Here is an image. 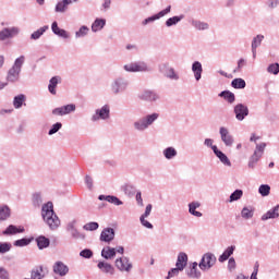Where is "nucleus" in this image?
Listing matches in <instances>:
<instances>
[{
	"instance_id": "nucleus-1",
	"label": "nucleus",
	"mask_w": 279,
	"mask_h": 279,
	"mask_svg": "<svg viewBox=\"0 0 279 279\" xmlns=\"http://www.w3.org/2000/svg\"><path fill=\"white\" fill-rule=\"evenodd\" d=\"M41 217L50 230H58L60 226V218L53 211V203L48 202L41 207Z\"/></svg>"
},
{
	"instance_id": "nucleus-2",
	"label": "nucleus",
	"mask_w": 279,
	"mask_h": 279,
	"mask_svg": "<svg viewBox=\"0 0 279 279\" xmlns=\"http://www.w3.org/2000/svg\"><path fill=\"white\" fill-rule=\"evenodd\" d=\"M23 64H25V56L15 59L12 68L8 71L7 82L14 84L21 80V69H23Z\"/></svg>"
},
{
	"instance_id": "nucleus-3",
	"label": "nucleus",
	"mask_w": 279,
	"mask_h": 279,
	"mask_svg": "<svg viewBox=\"0 0 279 279\" xmlns=\"http://www.w3.org/2000/svg\"><path fill=\"white\" fill-rule=\"evenodd\" d=\"M158 119V113L148 114L136 122H134V128L138 132H145L149 125L154 123Z\"/></svg>"
},
{
	"instance_id": "nucleus-4",
	"label": "nucleus",
	"mask_w": 279,
	"mask_h": 279,
	"mask_svg": "<svg viewBox=\"0 0 279 279\" xmlns=\"http://www.w3.org/2000/svg\"><path fill=\"white\" fill-rule=\"evenodd\" d=\"M217 263V257L213 253H206L203 255L198 267L202 271H210Z\"/></svg>"
},
{
	"instance_id": "nucleus-5",
	"label": "nucleus",
	"mask_w": 279,
	"mask_h": 279,
	"mask_svg": "<svg viewBox=\"0 0 279 279\" xmlns=\"http://www.w3.org/2000/svg\"><path fill=\"white\" fill-rule=\"evenodd\" d=\"M124 71L128 73H147V71H151V69L147 66V63L138 61L125 64Z\"/></svg>"
},
{
	"instance_id": "nucleus-6",
	"label": "nucleus",
	"mask_w": 279,
	"mask_h": 279,
	"mask_svg": "<svg viewBox=\"0 0 279 279\" xmlns=\"http://www.w3.org/2000/svg\"><path fill=\"white\" fill-rule=\"evenodd\" d=\"M220 141L227 147H232L234 145V136L230 133V130L226 126L219 128Z\"/></svg>"
},
{
	"instance_id": "nucleus-7",
	"label": "nucleus",
	"mask_w": 279,
	"mask_h": 279,
	"mask_svg": "<svg viewBox=\"0 0 279 279\" xmlns=\"http://www.w3.org/2000/svg\"><path fill=\"white\" fill-rule=\"evenodd\" d=\"M265 147H267L266 143H260L256 145V148L254 150V154L252 155L248 167L254 168V165L263 158V154H265Z\"/></svg>"
},
{
	"instance_id": "nucleus-8",
	"label": "nucleus",
	"mask_w": 279,
	"mask_h": 279,
	"mask_svg": "<svg viewBox=\"0 0 279 279\" xmlns=\"http://www.w3.org/2000/svg\"><path fill=\"white\" fill-rule=\"evenodd\" d=\"M114 266L117 269H119V271H126L128 274L129 271H132V264L130 263V258L125 256L117 258Z\"/></svg>"
},
{
	"instance_id": "nucleus-9",
	"label": "nucleus",
	"mask_w": 279,
	"mask_h": 279,
	"mask_svg": "<svg viewBox=\"0 0 279 279\" xmlns=\"http://www.w3.org/2000/svg\"><path fill=\"white\" fill-rule=\"evenodd\" d=\"M106 121V119H110V107L105 105L101 109L96 110L95 114L92 117V121Z\"/></svg>"
},
{
	"instance_id": "nucleus-10",
	"label": "nucleus",
	"mask_w": 279,
	"mask_h": 279,
	"mask_svg": "<svg viewBox=\"0 0 279 279\" xmlns=\"http://www.w3.org/2000/svg\"><path fill=\"white\" fill-rule=\"evenodd\" d=\"M111 90L114 95H119V93L128 90V82L123 78H117L111 85Z\"/></svg>"
},
{
	"instance_id": "nucleus-11",
	"label": "nucleus",
	"mask_w": 279,
	"mask_h": 279,
	"mask_svg": "<svg viewBox=\"0 0 279 279\" xmlns=\"http://www.w3.org/2000/svg\"><path fill=\"white\" fill-rule=\"evenodd\" d=\"M75 105L70 104L63 107H59L52 110V114L56 117H64L65 114H71V112H75Z\"/></svg>"
},
{
	"instance_id": "nucleus-12",
	"label": "nucleus",
	"mask_w": 279,
	"mask_h": 279,
	"mask_svg": "<svg viewBox=\"0 0 279 279\" xmlns=\"http://www.w3.org/2000/svg\"><path fill=\"white\" fill-rule=\"evenodd\" d=\"M159 70L161 73H163L166 77H169V80H180V76L178 75V73H175V70L169 66V64L167 63L160 65Z\"/></svg>"
},
{
	"instance_id": "nucleus-13",
	"label": "nucleus",
	"mask_w": 279,
	"mask_h": 279,
	"mask_svg": "<svg viewBox=\"0 0 279 279\" xmlns=\"http://www.w3.org/2000/svg\"><path fill=\"white\" fill-rule=\"evenodd\" d=\"M234 114L238 121H243V119L250 114V109H247V106L239 104L234 107Z\"/></svg>"
},
{
	"instance_id": "nucleus-14",
	"label": "nucleus",
	"mask_w": 279,
	"mask_h": 279,
	"mask_svg": "<svg viewBox=\"0 0 279 279\" xmlns=\"http://www.w3.org/2000/svg\"><path fill=\"white\" fill-rule=\"evenodd\" d=\"M213 151L220 162L225 165V167H232L230 158H228V156L223 154V151H221L217 146H213Z\"/></svg>"
},
{
	"instance_id": "nucleus-15",
	"label": "nucleus",
	"mask_w": 279,
	"mask_h": 279,
	"mask_svg": "<svg viewBox=\"0 0 279 279\" xmlns=\"http://www.w3.org/2000/svg\"><path fill=\"white\" fill-rule=\"evenodd\" d=\"M137 97L142 101H158V99H160L158 94H156V92H151V90L142 92L141 94H138Z\"/></svg>"
},
{
	"instance_id": "nucleus-16",
	"label": "nucleus",
	"mask_w": 279,
	"mask_h": 279,
	"mask_svg": "<svg viewBox=\"0 0 279 279\" xmlns=\"http://www.w3.org/2000/svg\"><path fill=\"white\" fill-rule=\"evenodd\" d=\"M53 272L57 274V276L64 277L66 274H69V266H66L62 262H56L52 266Z\"/></svg>"
},
{
	"instance_id": "nucleus-17",
	"label": "nucleus",
	"mask_w": 279,
	"mask_h": 279,
	"mask_svg": "<svg viewBox=\"0 0 279 279\" xmlns=\"http://www.w3.org/2000/svg\"><path fill=\"white\" fill-rule=\"evenodd\" d=\"M100 241L104 243H110L114 241V229L106 228L100 233Z\"/></svg>"
},
{
	"instance_id": "nucleus-18",
	"label": "nucleus",
	"mask_w": 279,
	"mask_h": 279,
	"mask_svg": "<svg viewBox=\"0 0 279 279\" xmlns=\"http://www.w3.org/2000/svg\"><path fill=\"white\" fill-rule=\"evenodd\" d=\"M98 269L102 271V274H109V276H114V266L107 262H99L97 265Z\"/></svg>"
},
{
	"instance_id": "nucleus-19",
	"label": "nucleus",
	"mask_w": 279,
	"mask_h": 279,
	"mask_svg": "<svg viewBox=\"0 0 279 279\" xmlns=\"http://www.w3.org/2000/svg\"><path fill=\"white\" fill-rule=\"evenodd\" d=\"M102 258H106V260H112L114 256H117V248L105 246L101 251Z\"/></svg>"
},
{
	"instance_id": "nucleus-20",
	"label": "nucleus",
	"mask_w": 279,
	"mask_h": 279,
	"mask_svg": "<svg viewBox=\"0 0 279 279\" xmlns=\"http://www.w3.org/2000/svg\"><path fill=\"white\" fill-rule=\"evenodd\" d=\"M279 218V205L275 208L268 210L262 216V221H267L268 219H278Z\"/></svg>"
},
{
	"instance_id": "nucleus-21",
	"label": "nucleus",
	"mask_w": 279,
	"mask_h": 279,
	"mask_svg": "<svg viewBox=\"0 0 279 279\" xmlns=\"http://www.w3.org/2000/svg\"><path fill=\"white\" fill-rule=\"evenodd\" d=\"M187 263H189V256L186 255V253H180L178 255L175 267L184 271V267H186Z\"/></svg>"
},
{
	"instance_id": "nucleus-22",
	"label": "nucleus",
	"mask_w": 279,
	"mask_h": 279,
	"mask_svg": "<svg viewBox=\"0 0 279 279\" xmlns=\"http://www.w3.org/2000/svg\"><path fill=\"white\" fill-rule=\"evenodd\" d=\"M265 39L264 35H257L253 38L252 40V53H253V58H256V49H258V47H260L263 40Z\"/></svg>"
},
{
	"instance_id": "nucleus-23",
	"label": "nucleus",
	"mask_w": 279,
	"mask_h": 279,
	"mask_svg": "<svg viewBox=\"0 0 279 279\" xmlns=\"http://www.w3.org/2000/svg\"><path fill=\"white\" fill-rule=\"evenodd\" d=\"M234 250H236V246H228L226 251L219 256V263H226V260H228V258L234 254Z\"/></svg>"
},
{
	"instance_id": "nucleus-24",
	"label": "nucleus",
	"mask_w": 279,
	"mask_h": 279,
	"mask_svg": "<svg viewBox=\"0 0 279 279\" xmlns=\"http://www.w3.org/2000/svg\"><path fill=\"white\" fill-rule=\"evenodd\" d=\"M98 199H100V202H109V204H114V206H122L123 202H121V199H119L117 196H110V195H100L98 197Z\"/></svg>"
},
{
	"instance_id": "nucleus-25",
	"label": "nucleus",
	"mask_w": 279,
	"mask_h": 279,
	"mask_svg": "<svg viewBox=\"0 0 279 279\" xmlns=\"http://www.w3.org/2000/svg\"><path fill=\"white\" fill-rule=\"evenodd\" d=\"M21 232H25V229L23 227H16L14 225H10L2 234L10 235V234H21Z\"/></svg>"
},
{
	"instance_id": "nucleus-26",
	"label": "nucleus",
	"mask_w": 279,
	"mask_h": 279,
	"mask_svg": "<svg viewBox=\"0 0 279 279\" xmlns=\"http://www.w3.org/2000/svg\"><path fill=\"white\" fill-rule=\"evenodd\" d=\"M202 206V203L199 202H192L189 204V213L190 215H193V217H202L203 214L201 211H196L197 208Z\"/></svg>"
},
{
	"instance_id": "nucleus-27",
	"label": "nucleus",
	"mask_w": 279,
	"mask_h": 279,
	"mask_svg": "<svg viewBox=\"0 0 279 279\" xmlns=\"http://www.w3.org/2000/svg\"><path fill=\"white\" fill-rule=\"evenodd\" d=\"M51 29L56 36H60V38H69V33L66 31L58 27V22H53L51 25Z\"/></svg>"
},
{
	"instance_id": "nucleus-28",
	"label": "nucleus",
	"mask_w": 279,
	"mask_h": 279,
	"mask_svg": "<svg viewBox=\"0 0 279 279\" xmlns=\"http://www.w3.org/2000/svg\"><path fill=\"white\" fill-rule=\"evenodd\" d=\"M192 71L194 73L195 80L199 82V80H202V72H203L202 63L199 61L194 62L192 65Z\"/></svg>"
},
{
	"instance_id": "nucleus-29",
	"label": "nucleus",
	"mask_w": 279,
	"mask_h": 279,
	"mask_svg": "<svg viewBox=\"0 0 279 279\" xmlns=\"http://www.w3.org/2000/svg\"><path fill=\"white\" fill-rule=\"evenodd\" d=\"M197 265H199L197 262L192 264L190 271H187L189 278H202V271L197 269Z\"/></svg>"
},
{
	"instance_id": "nucleus-30",
	"label": "nucleus",
	"mask_w": 279,
	"mask_h": 279,
	"mask_svg": "<svg viewBox=\"0 0 279 279\" xmlns=\"http://www.w3.org/2000/svg\"><path fill=\"white\" fill-rule=\"evenodd\" d=\"M162 154L167 160H173V158L178 156V150L174 147H167L163 149Z\"/></svg>"
},
{
	"instance_id": "nucleus-31",
	"label": "nucleus",
	"mask_w": 279,
	"mask_h": 279,
	"mask_svg": "<svg viewBox=\"0 0 279 279\" xmlns=\"http://www.w3.org/2000/svg\"><path fill=\"white\" fill-rule=\"evenodd\" d=\"M36 243H37V247H39V250H45V248L49 247L50 241L45 235H39L36 239Z\"/></svg>"
},
{
	"instance_id": "nucleus-32",
	"label": "nucleus",
	"mask_w": 279,
	"mask_h": 279,
	"mask_svg": "<svg viewBox=\"0 0 279 279\" xmlns=\"http://www.w3.org/2000/svg\"><path fill=\"white\" fill-rule=\"evenodd\" d=\"M106 26V20L97 19L92 25V32H100Z\"/></svg>"
},
{
	"instance_id": "nucleus-33",
	"label": "nucleus",
	"mask_w": 279,
	"mask_h": 279,
	"mask_svg": "<svg viewBox=\"0 0 279 279\" xmlns=\"http://www.w3.org/2000/svg\"><path fill=\"white\" fill-rule=\"evenodd\" d=\"M59 82H60L59 76H54V77L50 78L48 89H49V93H51V95H56V87L58 86Z\"/></svg>"
},
{
	"instance_id": "nucleus-34",
	"label": "nucleus",
	"mask_w": 279,
	"mask_h": 279,
	"mask_svg": "<svg viewBox=\"0 0 279 279\" xmlns=\"http://www.w3.org/2000/svg\"><path fill=\"white\" fill-rule=\"evenodd\" d=\"M73 3L71 0H62L61 2L57 3L56 12H64L69 5Z\"/></svg>"
},
{
	"instance_id": "nucleus-35",
	"label": "nucleus",
	"mask_w": 279,
	"mask_h": 279,
	"mask_svg": "<svg viewBox=\"0 0 279 279\" xmlns=\"http://www.w3.org/2000/svg\"><path fill=\"white\" fill-rule=\"evenodd\" d=\"M47 29H49V26H43L39 29L35 31L31 35L32 40H38V38H40V36H43V34H45V32H47Z\"/></svg>"
},
{
	"instance_id": "nucleus-36",
	"label": "nucleus",
	"mask_w": 279,
	"mask_h": 279,
	"mask_svg": "<svg viewBox=\"0 0 279 279\" xmlns=\"http://www.w3.org/2000/svg\"><path fill=\"white\" fill-rule=\"evenodd\" d=\"M241 217L243 219H252L254 217V209L250 207H244L241 211Z\"/></svg>"
},
{
	"instance_id": "nucleus-37",
	"label": "nucleus",
	"mask_w": 279,
	"mask_h": 279,
	"mask_svg": "<svg viewBox=\"0 0 279 279\" xmlns=\"http://www.w3.org/2000/svg\"><path fill=\"white\" fill-rule=\"evenodd\" d=\"M10 217V207L2 206L0 207V221H5Z\"/></svg>"
},
{
	"instance_id": "nucleus-38",
	"label": "nucleus",
	"mask_w": 279,
	"mask_h": 279,
	"mask_svg": "<svg viewBox=\"0 0 279 279\" xmlns=\"http://www.w3.org/2000/svg\"><path fill=\"white\" fill-rule=\"evenodd\" d=\"M192 25H193V27H195V29H198L199 32H202L204 29H208V27H209L208 23H205L202 21H193Z\"/></svg>"
},
{
	"instance_id": "nucleus-39",
	"label": "nucleus",
	"mask_w": 279,
	"mask_h": 279,
	"mask_svg": "<svg viewBox=\"0 0 279 279\" xmlns=\"http://www.w3.org/2000/svg\"><path fill=\"white\" fill-rule=\"evenodd\" d=\"M24 101H25V95L21 94L19 96H15L14 100H13L14 108H21V106H23Z\"/></svg>"
},
{
	"instance_id": "nucleus-40",
	"label": "nucleus",
	"mask_w": 279,
	"mask_h": 279,
	"mask_svg": "<svg viewBox=\"0 0 279 279\" xmlns=\"http://www.w3.org/2000/svg\"><path fill=\"white\" fill-rule=\"evenodd\" d=\"M243 197V191L242 190H235L229 198V202H239Z\"/></svg>"
},
{
	"instance_id": "nucleus-41",
	"label": "nucleus",
	"mask_w": 279,
	"mask_h": 279,
	"mask_svg": "<svg viewBox=\"0 0 279 279\" xmlns=\"http://www.w3.org/2000/svg\"><path fill=\"white\" fill-rule=\"evenodd\" d=\"M220 97H223L229 104H234V94L232 92H222L220 93Z\"/></svg>"
},
{
	"instance_id": "nucleus-42",
	"label": "nucleus",
	"mask_w": 279,
	"mask_h": 279,
	"mask_svg": "<svg viewBox=\"0 0 279 279\" xmlns=\"http://www.w3.org/2000/svg\"><path fill=\"white\" fill-rule=\"evenodd\" d=\"M7 34H8L9 38H14V36H19V34H21V28L16 27V26L7 28Z\"/></svg>"
},
{
	"instance_id": "nucleus-43",
	"label": "nucleus",
	"mask_w": 279,
	"mask_h": 279,
	"mask_svg": "<svg viewBox=\"0 0 279 279\" xmlns=\"http://www.w3.org/2000/svg\"><path fill=\"white\" fill-rule=\"evenodd\" d=\"M182 21V16H173L166 21L167 27H171L173 25H178Z\"/></svg>"
},
{
	"instance_id": "nucleus-44",
	"label": "nucleus",
	"mask_w": 279,
	"mask_h": 279,
	"mask_svg": "<svg viewBox=\"0 0 279 279\" xmlns=\"http://www.w3.org/2000/svg\"><path fill=\"white\" fill-rule=\"evenodd\" d=\"M231 86L233 88H245V81L243 78H235L232 81Z\"/></svg>"
},
{
	"instance_id": "nucleus-45",
	"label": "nucleus",
	"mask_w": 279,
	"mask_h": 279,
	"mask_svg": "<svg viewBox=\"0 0 279 279\" xmlns=\"http://www.w3.org/2000/svg\"><path fill=\"white\" fill-rule=\"evenodd\" d=\"M98 228H99V223L88 222V223L84 225L83 230L93 232V231L97 230Z\"/></svg>"
},
{
	"instance_id": "nucleus-46",
	"label": "nucleus",
	"mask_w": 279,
	"mask_h": 279,
	"mask_svg": "<svg viewBox=\"0 0 279 279\" xmlns=\"http://www.w3.org/2000/svg\"><path fill=\"white\" fill-rule=\"evenodd\" d=\"M29 243H32V240L21 239V240H16L14 242V245H15V247H25V246L29 245Z\"/></svg>"
},
{
	"instance_id": "nucleus-47",
	"label": "nucleus",
	"mask_w": 279,
	"mask_h": 279,
	"mask_svg": "<svg viewBox=\"0 0 279 279\" xmlns=\"http://www.w3.org/2000/svg\"><path fill=\"white\" fill-rule=\"evenodd\" d=\"M88 34V27L87 26H82L76 33L75 37L76 38H84Z\"/></svg>"
},
{
	"instance_id": "nucleus-48",
	"label": "nucleus",
	"mask_w": 279,
	"mask_h": 279,
	"mask_svg": "<svg viewBox=\"0 0 279 279\" xmlns=\"http://www.w3.org/2000/svg\"><path fill=\"white\" fill-rule=\"evenodd\" d=\"M12 250V244L4 242L0 243V254H5Z\"/></svg>"
},
{
	"instance_id": "nucleus-49",
	"label": "nucleus",
	"mask_w": 279,
	"mask_h": 279,
	"mask_svg": "<svg viewBox=\"0 0 279 279\" xmlns=\"http://www.w3.org/2000/svg\"><path fill=\"white\" fill-rule=\"evenodd\" d=\"M62 130V123L57 122L56 124L52 125L50 131L48 132L49 136H52V134H56L57 132H60Z\"/></svg>"
},
{
	"instance_id": "nucleus-50",
	"label": "nucleus",
	"mask_w": 279,
	"mask_h": 279,
	"mask_svg": "<svg viewBox=\"0 0 279 279\" xmlns=\"http://www.w3.org/2000/svg\"><path fill=\"white\" fill-rule=\"evenodd\" d=\"M258 191L263 197H267V195H269V191H271V187H269V185H260Z\"/></svg>"
},
{
	"instance_id": "nucleus-51",
	"label": "nucleus",
	"mask_w": 279,
	"mask_h": 279,
	"mask_svg": "<svg viewBox=\"0 0 279 279\" xmlns=\"http://www.w3.org/2000/svg\"><path fill=\"white\" fill-rule=\"evenodd\" d=\"M180 271H182V269L178 268L177 266L175 268H172L171 270H169L168 276L166 278L167 279L175 278V276H178Z\"/></svg>"
},
{
	"instance_id": "nucleus-52",
	"label": "nucleus",
	"mask_w": 279,
	"mask_h": 279,
	"mask_svg": "<svg viewBox=\"0 0 279 279\" xmlns=\"http://www.w3.org/2000/svg\"><path fill=\"white\" fill-rule=\"evenodd\" d=\"M268 73H272L274 75H278L279 73V64L274 63L268 66Z\"/></svg>"
},
{
	"instance_id": "nucleus-53",
	"label": "nucleus",
	"mask_w": 279,
	"mask_h": 279,
	"mask_svg": "<svg viewBox=\"0 0 279 279\" xmlns=\"http://www.w3.org/2000/svg\"><path fill=\"white\" fill-rule=\"evenodd\" d=\"M140 221L144 228H147L148 230H151L154 228V225L151 222L147 221L145 217H140Z\"/></svg>"
},
{
	"instance_id": "nucleus-54",
	"label": "nucleus",
	"mask_w": 279,
	"mask_h": 279,
	"mask_svg": "<svg viewBox=\"0 0 279 279\" xmlns=\"http://www.w3.org/2000/svg\"><path fill=\"white\" fill-rule=\"evenodd\" d=\"M83 258H93V251L85 248L80 253Z\"/></svg>"
},
{
	"instance_id": "nucleus-55",
	"label": "nucleus",
	"mask_w": 279,
	"mask_h": 279,
	"mask_svg": "<svg viewBox=\"0 0 279 279\" xmlns=\"http://www.w3.org/2000/svg\"><path fill=\"white\" fill-rule=\"evenodd\" d=\"M169 12H171V5H169L167 9L160 11L159 13H157L155 15H157V20H158V19H162V16H167V14H169Z\"/></svg>"
},
{
	"instance_id": "nucleus-56",
	"label": "nucleus",
	"mask_w": 279,
	"mask_h": 279,
	"mask_svg": "<svg viewBox=\"0 0 279 279\" xmlns=\"http://www.w3.org/2000/svg\"><path fill=\"white\" fill-rule=\"evenodd\" d=\"M0 279H10V274L3 267H0Z\"/></svg>"
},
{
	"instance_id": "nucleus-57",
	"label": "nucleus",
	"mask_w": 279,
	"mask_h": 279,
	"mask_svg": "<svg viewBox=\"0 0 279 279\" xmlns=\"http://www.w3.org/2000/svg\"><path fill=\"white\" fill-rule=\"evenodd\" d=\"M71 236H73V239H82V233H80V231H77V229H71L70 231Z\"/></svg>"
},
{
	"instance_id": "nucleus-58",
	"label": "nucleus",
	"mask_w": 279,
	"mask_h": 279,
	"mask_svg": "<svg viewBox=\"0 0 279 279\" xmlns=\"http://www.w3.org/2000/svg\"><path fill=\"white\" fill-rule=\"evenodd\" d=\"M228 269L230 271H232V269H236V262L234 260V257L229 258Z\"/></svg>"
},
{
	"instance_id": "nucleus-59",
	"label": "nucleus",
	"mask_w": 279,
	"mask_h": 279,
	"mask_svg": "<svg viewBox=\"0 0 279 279\" xmlns=\"http://www.w3.org/2000/svg\"><path fill=\"white\" fill-rule=\"evenodd\" d=\"M34 206L40 207V204H43V198L40 195L36 194L33 198Z\"/></svg>"
},
{
	"instance_id": "nucleus-60",
	"label": "nucleus",
	"mask_w": 279,
	"mask_h": 279,
	"mask_svg": "<svg viewBox=\"0 0 279 279\" xmlns=\"http://www.w3.org/2000/svg\"><path fill=\"white\" fill-rule=\"evenodd\" d=\"M76 226H77V220H71V221L68 223V226H66L68 232L71 231V230L77 229Z\"/></svg>"
},
{
	"instance_id": "nucleus-61",
	"label": "nucleus",
	"mask_w": 279,
	"mask_h": 279,
	"mask_svg": "<svg viewBox=\"0 0 279 279\" xmlns=\"http://www.w3.org/2000/svg\"><path fill=\"white\" fill-rule=\"evenodd\" d=\"M215 141L213 138H205L204 141V145L206 147H210V149H213V147H217V145H214Z\"/></svg>"
},
{
	"instance_id": "nucleus-62",
	"label": "nucleus",
	"mask_w": 279,
	"mask_h": 279,
	"mask_svg": "<svg viewBox=\"0 0 279 279\" xmlns=\"http://www.w3.org/2000/svg\"><path fill=\"white\" fill-rule=\"evenodd\" d=\"M151 208H153L151 204H148L146 206L145 213L141 217L147 218L149 215H151Z\"/></svg>"
},
{
	"instance_id": "nucleus-63",
	"label": "nucleus",
	"mask_w": 279,
	"mask_h": 279,
	"mask_svg": "<svg viewBox=\"0 0 279 279\" xmlns=\"http://www.w3.org/2000/svg\"><path fill=\"white\" fill-rule=\"evenodd\" d=\"M7 38H10V37L8 36V29L4 28L0 31V40H7Z\"/></svg>"
},
{
	"instance_id": "nucleus-64",
	"label": "nucleus",
	"mask_w": 279,
	"mask_h": 279,
	"mask_svg": "<svg viewBox=\"0 0 279 279\" xmlns=\"http://www.w3.org/2000/svg\"><path fill=\"white\" fill-rule=\"evenodd\" d=\"M135 199H136L138 206H144V204H143V196H142L141 192L136 193Z\"/></svg>"
}]
</instances>
